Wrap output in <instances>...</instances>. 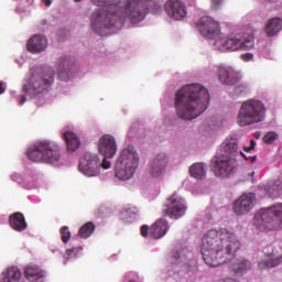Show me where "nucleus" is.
I'll return each instance as SVG.
<instances>
[{
	"instance_id": "obj_1",
	"label": "nucleus",
	"mask_w": 282,
	"mask_h": 282,
	"mask_svg": "<svg viewBox=\"0 0 282 282\" xmlns=\"http://www.w3.org/2000/svg\"><path fill=\"white\" fill-rule=\"evenodd\" d=\"M99 9L91 15V29L99 36L107 35V30L116 28V19L140 23L149 12V2L144 0H94Z\"/></svg>"
},
{
	"instance_id": "obj_2",
	"label": "nucleus",
	"mask_w": 282,
	"mask_h": 282,
	"mask_svg": "<svg viewBox=\"0 0 282 282\" xmlns=\"http://www.w3.org/2000/svg\"><path fill=\"white\" fill-rule=\"evenodd\" d=\"M241 248L237 236L226 229H212L203 237L200 252L206 265L217 268L232 261L235 253Z\"/></svg>"
},
{
	"instance_id": "obj_3",
	"label": "nucleus",
	"mask_w": 282,
	"mask_h": 282,
	"mask_svg": "<svg viewBox=\"0 0 282 282\" xmlns=\"http://www.w3.org/2000/svg\"><path fill=\"white\" fill-rule=\"evenodd\" d=\"M210 102V93L199 84H189L182 87L175 97V108L182 120L199 118Z\"/></svg>"
},
{
	"instance_id": "obj_4",
	"label": "nucleus",
	"mask_w": 282,
	"mask_h": 282,
	"mask_svg": "<svg viewBox=\"0 0 282 282\" xmlns=\"http://www.w3.org/2000/svg\"><path fill=\"white\" fill-rule=\"evenodd\" d=\"M239 140L235 138L226 139L213 163V172L216 177H230L232 173H235V169H237V156L239 155Z\"/></svg>"
},
{
	"instance_id": "obj_5",
	"label": "nucleus",
	"mask_w": 282,
	"mask_h": 282,
	"mask_svg": "<svg viewBox=\"0 0 282 282\" xmlns=\"http://www.w3.org/2000/svg\"><path fill=\"white\" fill-rule=\"evenodd\" d=\"M253 225L261 232L282 230V203L260 209L254 215Z\"/></svg>"
},
{
	"instance_id": "obj_6",
	"label": "nucleus",
	"mask_w": 282,
	"mask_h": 282,
	"mask_svg": "<svg viewBox=\"0 0 282 282\" xmlns=\"http://www.w3.org/2000/svg\"><path fill=\"white\" fill-rule=\"evenodd\" d=\"M265 105L261 100L249 99L242 102L237 123L239 127H250L265 120Z\"/></svg>"
},
{
	"instance_id": "obj_7",
	"label": "nucleus",
	"mask_w": 282,
	"mask_h": 282,
	"mask_svg": "<svg viewBox=\"0 0 282 282\" xmlns=\"http://www.w3.org/2000/svg\"><path fill=\"white\" fill-rule=\"evenodd\" d=\"M140 164V156L133 147H128L122 150L119 159L117 160L115 173L118 180L127 182L135 175V171Z\"/></svg>"
},
{
	"instance_id": "obj_8",
	"label": "nucleus",
	"mask_w": 282,
	"mask_h": 282,
	"mask_svg": "<svg viewBox=\"0 0 282 282\" xmlns=\"http://www.w3.org/2000/svg\"><path fill=\"white\" fill-rule=\"evenodd\" d=\"M26 155L31 162H44L45 164H56L61 160V149L58 144L51 141H40L35 143Z\"/></svg>"
},
{
	"instance_id": "obj_9",
	"label": "nucleus",
	"mask_w": 282,
	"mask_h": 282,
	"mask_svg": "<svg viewBox=\"0 0 282 282\" xmlns=\"http://www.w3.org/2000/svg\"><path fill=\"white\" fill-rule=\"evenodd\" d=\"M52 83H54V70L52 68L35 72L31 75L29 84L23 87V91L29 96H39V94L48 91Z\"/></svg>"
},
{
	"instance_id": "obj_10",
	"label": "nucleus",
	"mask_w": 282,
	"mask_h": 282,
	"mask_svg": "<svg viewBox=\"0 0 282 282\" xmlns=\"http://www.w3.org/2000/svg\"><path fill=\"white\" fill-rule=\"evenodd\" d=\"M100 169L105 171L111 169V162L107 161V159L100 162L98 154L87 152L79 162V171L86 175V177H98V175H100Z\"/></svg>"
},
{
	"instance_id": "obj_11",
	"label": "nucleus",
	"mask_w": 282,
	"mask_h": 282,
	"mask_svg": "<svg viewBox=\"0 0 282 282\" xmlns=\"http://www.w3.org/2000/svg\"><path fill=\"white\" fill-rule=\"evenodd\" d=\"M254 47V37L251 35L229 36L221 47V52H238V50H252Z\"/></svg>"
},
{
	"instance_id": "obj_12",
	"label": "nucleus",
	"mask_w": 282,
	"mask_h": 282,
	"mask_svg": "<svg viewBox=\"0 0 282 282\" xmlns=\"http://www.w3.org/2000/svg\"><path fill=\"white\" fill-rule=\"evenodd\" d=\"M163 213H165L170 219H180V217H184L186 214V204L182 196L177 193L172 194L164 205Z\"/></svg>"
},
{
	"instance_id": "obj_13",
	"label": "nucleus",
	"mask_w": 282,
	"mask_h": 282,
	"mask_svg": "<svg viewBox=\"0 0 282 282\" xmlns=\"http://www.w3.org/2000/svg\"><path fill=\"white\" fill-rule=\"evenodd\" d=\"M264 259L258 263L260 270H272L282 263V249L273 248L272 245L263 249Z\"/></svg>"
},
{
	"instance_id": "obj_14",
	"label": "nucleus",
	"mask_w": 282,
	"mask_h": 282,
	"mask_svg": "<svg viewBox=\"0 0 282 282\" xmlns=\"http://www.w3.org/2000/svg\"><path fill=\"white\" fill-rule=\"evenodd\" d=\"M257 196L254 193L242 194L238 199L234 202L232 210L235 215L242 216L248 215L252 208H254V202Z\"/></svg>"
},
{
	"instance_id": "obj_15",
	"label": "nucleus",
	"mask_w": 282,
	"mask_h": 282,
	"mask_svg": "<svg viewBox=\"0 0 282 282\" xmlns=\"http://www.w3.org/2000/svg\"><path fill=\"white\" fill-rule=\"evenodd\" d=\"M196 28L206 39H214L215 35L219 34V22L210 17L200 18L196 23Z\"/></svg>"
},
{
	"instance_id": "obj_16",
	"label": "nucleus",
	"mask_w": 282,
	"mask_h": 282,
	"mask_svg": "<svg viewBox=\"0 0 282 282\" xmlns=\"http://www.w3.org/2000/svg\"><path fill=\"white\" fill-rule=\"evenodd\" d=\"M99 153L104 156V160L111 159L118 153V144L116 138L110 134H104L99 139L98 143Z\"/></svg>"
},
{
	"instance_id": "obj_17",
	"label": "nucleus",
	"mask_w": 282,
	"mask_h": 282,
	"mask_svg": "<svg viewBox=\"0 0 282 282\" xmlns=\"http://www.w3.org/2000/svg\"><path fill=\"white\" fill-rule=\"evenodd\" d=\"M165 12L170 19L182 21V19H186V4L180 0H167L165 3Z\"/></svg>"
},
{
	"instance_id": "obj_18",
	"label": "nucleus",
	"mask_w": 282,
	"mask_h": 282,
	"mask_svg": "<svg viewBox=\"0 0 282 282\" xmlns=\"http://www.w3.org/2000/svg\"><path fill=\"white\" fill-rule=\"evenodd\" d=\"M218 78L223 85H237L241 80V75L229 66L218 67Z\"/></svg>"
},
{
	"instance_id": "obj_19",
	"label": "nucleus",
	"mask_w": 282,
	"mask_h": 282,
	"mask_svg": "<svg viewBox=\"0 0 282 282\" xmlns=\"http://www.w3.org/2000/svg\"><path fill=\"white\" fill-rule=\"evenodd\" d=\"M169 164V158L164 153H159L150 163L149 173L152 177H160Z\"/></svg>"
},
{
	"instance_id": "obj_20",
	"label": "nucleus",
	"mask_w": 282,
	"mask_h": 282,
	"mask_svg": "<svg viewBox=\"0 0 282 282\" xmlns=\"http://www.w3.org/2000/svg\"><path fill=\"white\" fill-rule=\"evenodd\" d=\"M47 47V37L41 34L33 35L26 42V50L31 52V54H41V52H45Z\"/></svg>"
},
{
	"instance_id": "obj_21",
	"label": "nucleus",
	"mask_w": 282,
	"mask_h": 282,
	"mask_svg": "<svg viewBox=\"0 0 282 282\" xmlns=\"http://www.w3.org/2000/svg\"><path fill=\"white\" fill-rule=\"evenodd\" d=\"M166 232H169V221L164 218L158 219L150 227V237H152V239H162Z\"/></svg>"
},
{
	"instance_id": "obj_22",
	"label": "nucleus",
	"mask_w": 282,
	"mask_h": 282,
	"mask_svg": "<svg viewBox=\"0 0 282 282\" xmlns=\"http://www.w3.org/2000/svg\"><path fill=\"white\" fill-rule=\"evenodd\" d=\"M24 276L30 282H43L45 271L36 264H31L24 268Z\"/></svg>"
},
{
	"instance_id": "obj_23",
	"label": "nucleus",
	"mask_w": 282,
	"mask_h": 282,
	"mask_svg": "<svg viewBox=\"0 0 282 282\" xmlns=\"http://www.w3.org/2000/svg\"><path fill=\"white\" fill-rule=\"evenodd\" d=\"M9 224L17 232H23V230L28 229L25 216L21 212H15L14 214L10 215Z\"/></svg>"
},
{
	"instance_id": "obj_24",
	"label": "nucleus",
	"mask_w": 282,
	"mask_h": 282,
	"mask_svg": "<svg viewBox=\"0 0 282 282\" xmlns=\"http://www.w3.org/2000/svg\"><path fill=\"white\" fill-rule=\"evenodd\" d=\"M230 270H232L235 274L243 276V274L252 270V262H250L248 259H245V258L234 260V262L230 265Z\"/></svg>"
},
{
	"instance_id": "obj_25",
	"label": "nucleus",
	"mask_w": 282,
	"mask_h": 282,
	"mask_svg": "<svg viewBox=\"0 0 282 282\" xmlns=\"http://www.w3.org/2000/svg\"><path fill=\"white\" fill-rule=\"evenodd\" d=\"M72 65V59L67 56L61 57L57 61V67H58V79L59 80H69V72H67L69 69Z\"/></svg>"
},
{
	"instance_id": "obj_26",
	"label": "nucleus",
	"mask_w": 282,
	"mask_h": 282,
	"mask_svg": "<svg viewBox=\"0 0 282 282\" xmlns=\"http://www.w3.org/2000/svg\"><path fill=\"white\" fill-rule=\"evenodd\" d=\"M63 138L66 142L68 151L74 152L80 147V138H78V134L72 131H66L64 132Z\"/></svg>"
},
{
	"instance_id": "obj_27",
	"label": "nucleus",
	"mask_w": 282,
	"mask_h": 282,
	"mask_svg": "<svg viewBox=\"0 0 282 282\" xmlns=\"http://www.w3.org/2000/svg\"><path fill=\"white\" fill-rule=\"evenodd\" d=\"M139 213L140 212L138 210V207H135V206L124 207L120 212V219H121V221H124L126 224H132V221H135V219H138Z\"/></svg>"
},
{
	"instance_id": "obj_28",
	"label": "nucleus",
	"mask_w": 282,
	"mask_h": 282,
	"mask_svg": "<svg viewBox=\"0 0 282 282\" xmlns=\"http://www.w3.org/2000/svg\"><path fill=\"white\" fill-rule=\"evenodd\" d=\"M282 30V20L281 18H272L268 21L264 32L267 36H275L278 32Z\"/></svg>"
},
{
	"instance_id": "obj_29",
	"label": "nucleus",
	"mask_w": 282,
	"mask_h": 282,
	"mask_svg": "<svg viewBox=\"0 0 282 282\" xmlns=\"http://www.w3.org/2000/svg\"><path fill=\"white\" fill-rule=\"evenodd\" d=\"M189 175L195 180H204L206 177V166L204 163H195L189 167Z\"/></svg>"
},
{
	"instance_id": "obj_30",
	"label": "nucleus",
	"mask_w": 282,
	"mask_h": 282,
	"mask_svg": "<svg viewBox=\"0 0 282 282\" xmlns=\"http://www.w3.org/2000/svg\"><path fill=\"white\" fill-rule=\"evenodd\" d=\"M96 225H94V223L91 221H88L79 228L78 236L80 237V239H89V237L94 235Z\"/></svg>"
},
{
	"instance_id": "obj_31",
	"label": "nucleus",
	"mask_w": 282,
	"mask_h": 282,
	"mask_svg": "<svg viewBox=\"0 0 282 282\" xmlns=\"http://www.w3.org/2000/svg\"><path fill=\"white\" fill-rule=\"evenodd\" d=\"M264 191L267 195H269V197H272L273 199H276V197L281 195V188L274 183L267 184Z\"/></svg>"
},
{
	"instance_id": "obj_32",
	"label": "nucleus",
	"mask_w": 282,
	"mask_h": 282,
	"mask_svg": "<svg viewBox=\"0 0 282 282\" xmlns=\"http://www.w3.org/2000/svg\"><path fill=\"white\" fill-rule=\"evenodd\" d=\"M82 251L83 248L80 247L68 249L64 253V259H66V261H69V259H76V257H78V254H80Z\"/></svg>"
},
{
	"instance_id": "obj_33",
	"label": "nucleus",
	"mask_w": 282,
	"mask_h": 282,
	"mask_svg": "<svg viewBox=\"0 0 282 282\" xmlns=\"http://www.w3.org/2000/svg\"><path fill=\"white\" fill-rule=\"evenodd\" d=\"M59 232L63 243H69V240L72 239V231H69V227L63 226L59 229Z\"/></svg>"
},
{
	"instance_id": "obj_34",
	"label": "nucleus",
	"mask_w": 282,
	"mask_h": 282,
	"mask_svg": "<svg viewBox=\"0 0 282 282\" xmlns=\"http://www.w3.org/2000/svg\"><path fill=\"white\" fill-rule=\"evenodd\" d=\"M278 138L279 134L276 132H268L263 138V142L265 144H273Z\"/></svg>"
},
{
	"instance_id": "obj_35",
	"label": "nucleus",
	"mask_w": 282,
	"mask_h": 282,
	"mask_svg": "<svg viewBox=\"0 0 282 282\" xmlns=\"http://www.w3.org/2000/svg\"><path fill=\"white\" fill-rule=\"evenodd\" d=\"M221 3H224V0H210V8L214 11L219 10L221 8Z\"/></svg>"
},
{
	"instance_id": "obj_36",
	"label": "nucleus",
	"mask_w": 282,
	"mask_h": 282,
	"mask_svg": "<svg viewBox=\"0 0 282 282\" xmlns=\"http://www.w3.org/2000/svg\"><path fill=\"white\" fill-rule=\"evenodd\" d=\"M149 235H151V228L149 227V225H143L141 227V236L149 237Z\"/></svg>"
},
{
	"instance_id": "obj_37",
	"label": "nucleus",
	"mask_w": 282,
	"mask_h": 282,
	"mask_svg": "<svg viewBox=\"0 0 282 282\" xmlns=\"http://www.w3.org/2000/svg\"><path fill=\"white\" fill-rule=\"evenodd\" d=\"M242 61L248 62V61H252V58H254V55L252 53H245L241 55Z\"/></svg>"
},
{
	"instance_id": "obj_38",
	"label": "nucleus",
	"mask_w": 282,
	"mask_h": 282,
	"mask_svg": "<svg viewBox=\"0 0 282 282\" xmlns=\"http://www.w3.org/2000/svg\"><path fill=\"white\" fill-rule=\"evenodd\" d=\"M240 155H241L246 161H249V160H250L251 164H254V162H257V155L250 156L249 159H248V156H246V154H243V152H240Z\"/></svg>"
},
{
	"instance_id": "obj_39",
	"label": "nucleus",
	"mask_w": 282,
	"mask_h": 282,
	"mask_svg": "<svg viewBox=\"0 0 282 282\" xmlns=\"http://www.w3.org/2000/svg\"><path fill=\"white\" fill-rule=\"evenodd\" d=\"M1 94H6V88L3 87V82H0V96Z\"/></svg>"
},
{
	"instance_id": "obj_40",
	"label": "nucleus",
	"mask_w": 282,
	"mask_h": 282,
	"mask_svg": "<svg viewBox=\"0 0 282 282\" xmlns=\"http://www.w3.org/2000/svg\"><path fill=\"white\" fill-rule=\"evenodd\" d=\"M254 147H257V141H254L252 139V140H250V149H252L254 151Z\"/></svg>"
},
{
	"instance_id": "obj_41",
	"label": "nucleus",
	"mask_w": 282,
	"mask_h": 282,
	"mask_svg": "<svg viewBox=\"0 0 282 282\" xmlns=\"http://www.w3.org/2000/svg\"><path fill=\"white\" fill-rule=\"evenodd\" d=\"M44 2V6H46V8H50V6H52V0H42Z\"/></svg>"
},
{
	"instance_id": "obj_42",
	"label": "nucleus",
	"mask_w": 282,
	"mask_h": 282,
	"mask_svg": "<svg viewBox=\"0 0 282 282\" xmlns=\"http://www.w3.org/2000/svg\"><path fill=\"white\" fill-rule=\"evenodd\" d=\"M28 99L25 98V96H22L21 99H20V105H25V101Z\"/></svg>"
},
{
	"instance_id": "obj_43",
	"label": "nucleus",
	"mask_w": 282,
	"mask_h": 282,
	"mask_svg": "<svg viewBox=\"0 0 282 282\" xmlns=\"http://www.w3.org/2000/svg\"><path fill=\"white\" fill-rule=\"evenodd\" d=\"M243 151H246V153H250V151H253V150L250 147H243Z\"/></svg>"
},
{
	"instance_id": "obj_44",
	"label": "nucleus",
	"mask_w": 282,
	"mask_h": 282,
	"mask_svg": "<svg viewBox=\"0 0 282 282\" xmlns=\"http://www.w3.org/2000/svg\"><path fill=\"white\" fill-rule=\"evenodd\" d=\"M180 258V253H176L175 256H174V259H178Z\"/></svg>"
},
{
	"instance_id": "obj_45",
	"label": "nucleus",
	"mask_w": 282,
	"mask_h": 282,
	"mask_svg": "<svg viewBox=\"0 0 282 282\" xmlns=\"http://www.w3.org/2000/svg\"><path fill=\"white\" fill-rule=\"evenodd\" d=\"M75 1V3H80V1H83V0H74Z\"/></svg>"
},
{
	"instance_id": "obj_46",
	"label": "nucleus",
	"mask_w": 282,
	"mask_h": 282,
	"mask_svg": "<svg viewBox=\"0 0 282 282\" xmlns=\"http://www.w3.org/2000/svg\"><path fill=\"white\" fill-rule=\"evenodd\" d=\"M239 89H240V93L243 91V87L242 86H239Z\"/></svg>"
}]
</instances>
